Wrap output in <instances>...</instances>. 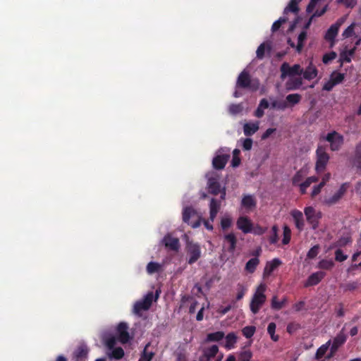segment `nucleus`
Returning a JSON list of instances; mask_svg holds the SVG:
<instances>
[{"label":"nucleus","mask_w":361,"mask_h":361,"mask_svg":"<svg viewBox=\"0 0 361 361\" xmlns=\"http://www.w3.org/2000/svg\"><path fill=\"white\" fill-rule=\"evenodd\" d=\"M331 343V341L329 340L326 343L321 345L315 353V359L319 360L326 354L327 350L329 349L330 345Z\"/></svg>","instance_id":"34"},{"label":"nucleus","mask_w":361,"mask_h":361,"mask_svg":"<svg viewBox=\"0 0 361 361\" xmlns=\"http://www.w3.org/2000/svg\"><path fill=\"white\" fill-rule=\"evenodd\" d=\"M326 140L330 142L332 151L338 150L343 143V137L336 131L327 134Z\"/></svg>","instance_id":"9"},{"label":"nucleus","mask_w":361,"mask_h":361,"mask_svg":"<svg viewBox=\"0 0 361 361\" xmlns=\"http://www.w3.org/2000/svg\"><path fill=\"white\" fill-rule=\"evenodd\" d=\"M302 78L300 77H290L286 82V89L287 90H298L302 85Z\"/></svg>","instance_id":"23"},{"label":"nucleus","mask_w":361,"mask_h":361,"mask_svg":"<svg viewBox=\"0 0 361 361\" xmlns=\"http://www.w3.org/2000/svg\"><path fill=\"white\" fill-rule=\"evenodd\" d=\"M154 299L153 292H149L142 300L145 304H147L149 307L152 304V301Z\"/></svg>","instance_id":"64"},{"label":"nucleus","mask_w":361,"mask_h":361,"mask_svg":"<svg viewBox=\"0 0 361 361\" xmlns=\"http://www.w3.org/2000/svg\"><path fill=\"white\" fill-rule=\"evenodd\" d=\"M252 353L249 350L241 351L238 355V361H250Z\"/></svg>","instance_id":"46"},{"label":"nucleus","mask_w":361,"mask_h":361,"mask_svg":"<svg viewBox=\"0 0 361 361\" xmlns=\"http://www.w3.org/2000/svg\"><path fill=\"white\" fill-rule=\"evenodd\" d=\"M286 301L287 300L286 298H284L281 301H278L277 297L274 296L271 299V308L274 310H279L283 307Z\"/></svg>","instance_id":"45"},{"label":"nucleus","mask_w":361,"mask_h":361,"mask_svg":"<svg viewBox=\"0 0 361 361\" xmlns=\"http://www.w3.org/2000/svg\"><path fill=\"white\" fill-rule=\"evenodd\" d=\"M346 340L347 335L345 334L343 327L333 339L330 348L331 354H334L338 350V349L345 343Z\"/></svg>","instance_id":"12"},{"label":"nucleus","mask_w":361,"mask_h":361,"mask_svg":"<svg viewBox=\"0 0 361 361\" xmlns=\"http://www.w3.org/2000/svg\"><path fill=\"white\" fill-rule=\"evenodd\" d=\"M239 142L240 143V146L242 147L243 149L245 151H250L252 147L253 141L250 137L241 138L239 140Z\"/></svg>","instance_id":"42"},{"label":"nucleus","mask_w":361,"mask_h":361,"mask_svg":"<svg viewBox=\"0 0 361 361\" xmlns=\"http://www.w3.org/2000/svg\"><path fill=\"white\" fill-rule=\"evenodd\" d=\"M345 75L343 73L334 72L331 75L330 78L334 81V84L338 85L343 82Z\"/></svg>","instance_id":"53"},{"label":"nucleus","mask_w":361,"mask_h":361,"mask_svg":"<svg viewBox=\"0 0 361 361\" xmlns=\"http://www.w3.org/2000/svg\"><path fill=\"white\" fill-rule=\"evenodd\" d=\"M105 344L108 348L114 349L115 345L116 344V338L114 336H111L108 338L105 341Z\"/></svg>","instance_id":"63"},{"label":"nucleus","mask_w":361,"mask_h":361,"mask_svg":"<svg viewBox=\"0 0 361 361\" xmlns=\"http://www.w3.org/2000/svg\"><path fill=\"white\" fill-rule=\"evenodd\" d=\"M161 269V264L158 262H150L147 265V271L149 274H152L159 271Z\"/></svg>","instance_id":"40"},{"label":"nucleus","mask_w":361,"mask_h":361,"mask_svg":"<svg viewBox=\"0 0 361 361\" xmlns=\"http://www.w3.org/2000/svg\"><path fill=\"white\" fill-rule=\"evenodd\" d=\"M237 294L236 300H239L242 299L245 293L246 288L242 284H238L237 286Z\"/></svg>","instance_id":"60"},{"label":"nucleus","mask_w":361,"mask_h":361,"mask_svg":"<svg viewBox=\"0 0 361 361\" xmlns=\"http://www.w3.org/2000/svg\"><path fill=\"white\" fill-rule=\"evenodd\" d=\"M111 357L116 360H120L124 356V350L121 347L112 349Z\"/></svg>","instance_id":"55"},{"label":"nucleus","mask_w":361,"mask_h":361,"mask_svg":"<svg viewBox=\"0 0 361 361\" xmlns=\"http://www.w3.org/2000/svg\"><path fill=\"white\" fill-rule=\"evenodd\" d=\"M210 219L212 220H213L217 213H218V211H219V202L214 198H212L211 200V202H210Z\"/></svg>","instance_id":"38"},{"label":"nucleus","mask_w":361,"mask_h":361,"mask_svg":"<svg viewBox=\"0 0 361 361\" xmlns=\"http://www.w3.org/2000/svg\"><path fill=\"white\" fill-rule=\"evenodd\" d=\"M267 48L270 50V47L269 44H266V43H262L257 48L256 51L257 58L258 59H262L264 57L265 51Z\"/></svg>","instance_id":"43"},{"label":"nucleus","mask_w":361,"mask_h":361,"mask_svg":"<svg viewBox=\"0 0 361 361\" xmlns=\"http://www.w3.org/2000/svg\"><path fill=\"white\" fill-rule=\"evenodd\" d=\"M281 264V261L278 258L267 262L264 269V276H269Z\"/></svg>","instance_id":"22"},{"label":"nucleus","mask_w":361,"mask_h":361,"mask_svg":"<svg viewBox=\"0 0 361 361\" xmlns=\"http://www.w3.org/2000/svg\"><path fill=\"white\" fill-rule=\"evenodd\" d=\"M343 23V20L340 19L334 24L331 25L325 34V39L330 42V47L335 44V38L338 35L339 27Z\"/></svg>","instance_id":"11"},{"label":"nucleus","mask_w":361,"mask_h":361,"mask_svg":"<svg viewBox=\"0 0 361 361\" xmlns=\"http://www.w3.org/2000/svg\"><path fill=\"white\" fill-rule=\"evenodd\" d=\"M334 267L332 259H322L318 263V268L326 270H331Z\"/></svg>","instance_id":"39"},{"label":"nucleus","mask_w":361,"mask_h":361,"mask_svg":"<svg viewBox=\"0 0 361 361\" xmlns=\"http://www.w3.org/2000/svg\"><path fill=\"white\" fill-rule=\"evenodd\" d=\"M348 186L349 184L348 183H343L336 192L325 200L326 203L329 205L336 204L346 192Z\"/></svg>","instance_id":"14"},{"label":"nucleus","mask_w":361,"mask_h":361,"mask_svg":"<svg viewBox=\"0 0 361 361\" xmlns=\"http://www.w3.org/2000/svg\"><path fill=\"white\" fill-rule=\"evenodd\" d=\"M255 330H256L255 326H247L243 329L242 332H243V336L245 338H250L254 335Z\"/></svg>","instance_id":"52"},{"label":"nucleus","mask_w":361,"mask_h":361,"mask_svg":"<svg viewBox=\"0 0 361 361\" xmlns=\"http://www.w3.org/2000/svg\"><path fill=\"white\" fill-rule=\"evenodd\" d=\"M266 289L267 286L263 283H260L252 297L250 308L251 312L255 314L259 311L260 308L266 302L267 297L264 294Z\"/></svg>","instance_id":"1"},{"label":"nucleus","mask_w":361,"mask_h":361,"mask_svg":"<svg viewBox=\"0 0 361 361\" xmlns=\"http://www.w3.org/2000/svg\"><path fill=\"white\" fill-rule=\"evenodd\" d=\"M240 150L239 149H235L232 153V159L231 161V166L236 168L240 166L241 159L240 157Z\"/></svg>","instance_id":"33"},{"label":"nucleus","mask_w":361,"mask_h":361,"mask_svg":"<svg viewBox=\"0 0 361 361\" xmlns=\"http://www.w3.org/2000/svg\"><path fill=\"white\" fill-rule=\"evenodd\" d=\"M336 56L337 54L334 51L326 53L322 57V62L324 64H328L329 62L335 59Z\"/></svg>","instance_id":"56"},{"label":"nucleus","mask_w":361,"mask_h":361,"mask_svg":"<svg viewBox=\"0 0 361 361\" xmlns=\"http://www.w3.org/2000/svg\"><path fill=\"white\" fill-rule=\"evenodd\" d=\"M215 169H223L226 166V154H217L212 161Z\"/></svg>","instance_id":"27"},{"label":"nucleus","mask_w":361,"mask_h":361,"mask_svg":"<svg viewBox=\"0 0 361 361\" xmlns=\"http://www.w3.org/2000/svg\"><path fill=\"white\" fill-rule=\"evenodd\" d=\"M329 159L330 157L326 152V149L322 146H318L316 150L315 163V170L317 173H321L325 170Z\"/></svg>","instance_id":"4"},{"label":"nucleus","mask_w":361,"mask_h":361,"mask_svg":"<svg viewBox=\"0 0 361 361\" xmlns=\"http://www.w3.org/2000/svg\"><path fill=\"white\" fill-rule=\"evenodd\" d=\"M276 328V324L274 322L269 323L267 327L268 334L274 341H277L279 340V336L275 334Z\"/></svg>","instance_id":"49"},{"label":"nucleus","mask_w":361,"mask_h":361,"mask_svg":"<svg viewBox=\"0 0 361 361\" xmlns=\"http://www.w3.org/2000/svg\"><path fill=\"white\" fill-rule=\"evenodd\" d=\"M128 325L124 322H121L117 327L118 339L122 343H126L129 341L130 336L128 331Z\"/></svg>","instance_id":"17"},{"label":"nucleus","mask_w":361,"mask_h":361,"mask_svg":"<svg viewBox=\"0 0 361 361\" xmlns=\"http://www.w3.org/2000/svg\"><path fill=\"white\" fill-rule=\"evenodd\" d=\"M356 51V47H353L350 49H345L340 53L339 61L341 66L343 65V62L350 63L351 61V57L354 55Z\"/></svg>","instance_id":"24"},{"label":"nucleus","mask_w":361,"mask_h":361,"mask_svg":"<svg viewBox=\"0 0 361 361\" xmlns=\"http://www.w3.org/2000/svg\"><path fill=\"white\" fill-rule=\"evenodd\" d=\"M162 243L166 248L172 251H178L180 247L178 238L172 237L170 234H166L164 237Z\"/></svg>","instance_id":"15"},{"label":"nucleus","mask_w":361,"mask_h":361,"mask_svg":"<svg viewBox=\"0 0 361 361\" xmlns=\"http://www.w3.org/2000/svg\"><path fill=\"white\" fill-rule=\"evenodd\" d=\"M307 37V32L306 31H302L298 37V44L296 47V50L298 52H300L302 47H303V42L305 40Z\"/></svg>","instance_id":"47"},{"label":"nucleus","mask_w":361,"mask_h":361,"mask_svg":"<svg viewBox=\"0 0 361 361\" xmlns=\"http://www.w3.org/2000/svg\"><path fill=\"white\" fill-rule=\"evenodd\" d=\"M259 264V259L257 257L250 259L245 264V270L248 273H253L258 264Z\"/></svg>","instance_id":"30"},{"label":"nucleus","mask_w":361,"mask_h":361,"mask_svg":"<svg viewBox=\"0 0 361 361\" xmlns=\"http://www.w3.org/2000/svg\"><path fill=\"white\" fill-rule=\"evenodd\" d=\"M271 232L272 234L269 237V243L271 244H276L278 242L279 237H278V226L276 225H274L271 228Z\"/></svg>","instance_id":"57"},{"label":"nucleus","mask_w":361,"mask_h":361,"mask_svg":"<svg viewBox=\"0 0 361 361\" xmlns=\"http://www.w3.org/2000/svg\"><path fill=\"white\" fill-rule=\"evenodd\" d=\"M302 0H290L283 10V15H286L288 12L297 14L299 11L298 4Z\"/></svg>","instance_id":"28"},{"label":"nucleus","mask_w":361,"mask_h":361,"mask_svg":"<svg viewBox=\"0 0 361 361\" xmlns=\"http://www.w3.org/2000/svg\"><path fill=\"white\" fill-rule=\"evenodd\" d=\"M283 239H282V243L283 245H287L289 243L290 240V236H291V231L290 229V228L285 225L283 228Z\"/></svg>","instance_id":"48"},{"label":"nucleus","mask_w":361,"mask_h":361,"mask_svg":"<svg viewBox=\"0 0 361 361\" xmlns=\"http://www.w3.org/2000/svg\"><path fill=\"white\" fill-rule=\"evenodd\" d=\"M325 276V273L323 271H317L312 274L305 283V287L312 286L317 285Z\"/></svg>","instance_id":"21"},{"label":"nucleus","mask_w":361,"mask_h":361,"mask_svg":"<svg viewBox=\"0 0 361 361\" xmlns=\"http://www.w3.org/2000/svg\"><path fill=\"white\" fill-rule=\"evenodd\" d=\"M219 348L216 345H213L208 348H205L203 351V354L200 357V361H221L223 355L216 358V355L218 353Z\"/></svg>","instance_id":"10"},{"label":"nucleus","mask_w":361,"mask_h":361,"mask_svg":"<svg viewBox=\"0 0 361 361\" xmlns=\"http://www.w3.org/2000/svg\"><path fill=\"white\" fill-rule=\"evenodd\" d=\"M306 174L307 171L303 169L297 171L292 178L293 185L300 186V184L302 183V180H303Z\"/></svg>","instance_id":"31"},{"label":"nucleus","mask_w":361,"mask_h":361,"mask_svg":"<svg viewBox=\"0 0 361 361\" xmlns=\"http://www.w3.org/2000/svg\"><path fill=\"white\" fill-rule=\"evenodd\" d=\"M288 18L287 17H285V16H283V17H281L279 18L277 20H276L272 26H271V30L272 32H276L277 31L281 25L285 23H286L288 21Z\"/></svg>","instance_id":"54"},{"label":"nucleus","mask_w":361,"mask_h":361,"mask_svg":"<svg viewBox=\"0 0 361 361\" xmlns=\"http://www.w3.org/2000/svg\"><path fill=\"white\" fill-rule=\"evenodd\" d=\"M343 287L345 291L354 290L358 287V283L356 281L349 282L343 285Z\"/></svg>","instance_id":"62"},{"label":"nucleus","mask_w":361,"mask_h":361,"mask_svg":"<svg viewBox=\"0 0 361 361\" xmlns=\"http://www.w3.org/2000/svg\"><path fill=\"white\" fill-rule=\"evenodd\" d=\"M237 84L240 87L249 88L252 90H257L259 87L258 80H252L247 71H243L240 73L238 78Z\"/></svg>","instance_id":"5"},{"label":"nucleus","mask_w":361,"mask_h":361,"mask_svg":"<svg viewBox=\"0 0 361 361\" xmlns=\"http://www.w3.org/2000/svg\"><path fill=\"white\" fill-rule=\"evenodd\" d=\"M271 99V108L276 109L278 110H285L288 107V105L286 102L285 101H279L275 99Z\"/></svg>","instance_id":"36"},{"label":"nucleus","mask_w":361,"mask_h":361,"mask_svg":"<svg viewBox=\"0 0 361 361\" xmlns=\"http://www.w3.org/2000/svg\"><path fill=\"white\" fill-rule=\"evenodd\" d=\"M237 341V337L234 333H229L227 334V350L231 349L234 347V344Z\"/></svg>","instance_id":"51"},{"label":"nucleus","mask_w":361,"mask_h":361,"mask_svg":"<svg viewBox=\"0 0 361 361\" xmlns=\"http://www.w3.org/2000/svg\"><path fill=\"white\" fill-rule=\"evenodd\" d=\"M353 162L357 169L361 170V141L355 147Z\"/></svg>","instance_id":"29"},{"label":"nucleus","mask_w":361,"mask_h":361,"mask_svg":"<svg viewBox=\"0 0 361 361\" xmlns=\"http://www.w3.org/2000/svg\"><path fill=\"white\" fill-rule=\"evenodd\" d=\"M237 228L242 231L244 233L252 232V224L251 221L246 216H240L236 222Z\"/></svg>","instance_id":"16"},{"label":"nucleus","mask_w":361,"mask_h":361,"mask_svg":"<svg viewBox=\"0 0 361 361\" xmlns=\"http://www.w3.org/2000/svg\"><path fill=\"white\" fill-rule=\"evenodd\" d=\"M187 254L189 256L188 263L192 264L196 262L201 257L200 247L197 243L188 242L186 245Z\"/></svg>","instance_id":"8"},{"label":"nucleus","mask_w":361,"mask_h":361,"mask_svg":"<svg viewBox=\"0 0 361 361\" xmlns=\"http://www.w3.org/2000/svg\"><path fill=\"white\" fill-rule=\"evenodd\" d=\"M236 237L233 233L227 234V244L229 245V252H233L236 245Z\"/></svg>","instance_id":"41"},{"label":"nucleus","mask_w":361,"mask_h":361,"mask_svg":"<svg viewBox=\"0 0 361 361\" xmlns=\"http://www.w3.org/2000/svg\"><path fill=\"white\" fill-rule=\"evenodd\" d=\"M319 246L318 245L313 246L307 252V257L314 259L319 253Z\"/></svg>","instance_id":"61"},{"label":"nucleus","mask_w":361,"mask_h":361,"mask_svg":"<svg viewBox=\"0 0 361 361\" xmlns=\"http://www.w3.org/2000/svg\"><path fill=\"white\" fill-rule=\"evenodd\" d=\"M89 348L85 344L79 345L73 353V361H86L88 357Z\"/></svg>","instance_id":"13"},{"label":"nucleus","mask_w":361,"mask_h":361,"mask_svg":"<svg viewBox=\"0 0 361 361\" xmlns=\"http://www.w3.org/2000/svg\"><path fill=\"white\" fill-rule=\"evenodd\" d=\"M149 309V307L145 303L143 300L137 301L134 305L133 311L134 313L140 315V312L143 310H147Z\"/></svg>","instance_id":"37"},{"label":"nucleus","mask_w":361,"mask_h":361,"mask_svg":"<svg viewBox=\"0 0 361 361\" xmlns=\"http://www.w3.org/2000/svg\"><path fill=\"white\" fill-rule=\"evenodd\" d=\"M348 255H345L341 249H338L335 252V259L337 262H342L347 259Z\"/></svg>","instance_id":"59"},{"label":"nucleus","mask_w":361,"mask_h":361,"mask_svg":"<svg viewBox=\"0 0 361 361\" xmlns=\"http://www.w3.org/2000/svg\"><path fill=\"white\" fill-rule=\"evenodd\" d=\"M318 181V178L317 176H310L308 177L304 182L300 184V190L302 194H305L306 192L307 188L312 183Z\"/></svg>","instance_id":"32"},{"label":"nucleus","mask_w":361,"mask_h":361,"mask_svg":"<svg viewBox=\"0 0 361 361\" xmlns=\"http://www.w3.org/2000/svg\"><path fill=\"white\" fill-rule=\"evenodd\" d=\"M291 216L293 219L295 227L300 231H302L305 226L303 214L302 212L298 209H293L290 212Z\"/></svg>","instance_id":"19"},{"label":"nucleus","mask_w":361,"mask_h":361,"mask_svg":"<svg viewBox=\"0 0 361 361\" xmlns=\"http://www.w3.org/2000/svg\"><path fill=\"white\" fill-rule=\"evenodd\" d=\"M302 75L305 79L310 80L317 77V70L315 66L310 64L304 71H302Z\"/></svg>","instance_id":"26"},{"label":"nucleus","mask_w":361,"mask_h":361,"mask_svg":"<svg viewBox=\"0 0 361 361\" xmlns=\"http://www.w3.org/2000/svg\"><path fill=\"white\" fill-rule=\"evenodd\" d=\"M257 201L254 195H245L241 200V206L247 211H251L255 208Z\"/></svg>","instance_id":"20"},{"label":"nucleus","mask_w":361,"mask_h":361,"mask_svg":"<svg viewBox=\"0 0 361 361\" xmlns=\"http://www.w3.org/2000/svg\"><path fill=\"white\" fill-rule=\"evenodd\" d=\"M269 104L268 100L265 98L262 99L257 109L254 112V116L259 118H262L264 114V110L269 108Z\"/></svg>","instance_id":"25"},{"label":"nucleus","mask_w":361,"mask_h":361,"mask_svg":"<svg viewBox=\"0 0 361 361\" xmlns=\"http://www.w3.org/2000/svg\"><path fill=\"white\" fill-rule=\"evenodd\" d=\"M206 177L208 179L207 185L209 192L213 195H217L221 192V197L226 195V188L223 187L221 190V185L219 180L221 176L216 171H211L206 174Z\"/></svg>","instance_id":"2"},{"label":"nucleus","mask_w":361,"mask_h":361,"mask_svg":"<svg viewBox=\"0 0 361 361\" xmlns=\"http://www.w3.org/2000/svg\"><path fill=\"white\" fill-rule=\"evenodd\" d=\"M355 23L350 25L342 33V36L344 38H348L352 37L355 34Z\"/></svg>","instance_id":"58"},{"label":"nucleus","mask_w":361,"mask_h":361,"mask_svg":"<svg viewBox=\"0 0 361 361\" xmlns=\"http://www.w3.org/2000/svg\"><path fill=\"white\" fill-rule=\"evenodd\" d=\"M183 221L192 228H198L201 224V218L192 207H187L183 212Z\"/></svg>","instance_id":"3"},{"label":"nucleus","mask_w":361,"mask_h":361,"mask_svg":"<svg viewBox=\"0 0 361 361\" xmlns=\"http://www.w3.org/2000/svg\"><path fill=\"white\" fill-rule=\"evenodd\" d=\"M243 109L244 107L242 104H231L229 106V111L233 115H238L243 112Z\"/></svg>","instance_id":"50"},{"label":"nucleus","mask_w":361,"mask_h":361,"mask_svg":"<svg viewBox=\"0 0 361 361\" xmlns=\"http://www.w3.org/2000/svg\"><path fill=\"white\" fill-rule=\"evenodd\" d=\"M301 95L298 94V93H295V94H290L286 96V102L289 106H293L297 104H298L300 100H301Z\"/></svg>","instance_id":"35"},{"label":"nucleus","mask_w":361,"mask_h":361,"mask_svg":"<svg viewBox=\"0 0 361 361\" xmlns=\"http://www.w3.org/2000/svg\"><path fill=\"white\" fill-rule=\"evenodd\" d=\"M304 213L308 224L311 225L313 230H316L319 227V220L322 217V212H317L312 207H306L304 209Z\"/></svg>","instance_id":"6"},{"label":"nucleus","mask_w":361,"mask_h":361,"mask_svg":"<svg viewBox=\"0 0 361 361\" xmlns=\"http://www.w3.org/2000/svg\"><path fill=\"white\" fill-rule=\"evenodd\" d=\"M243 133L245 136H252L259 129V121H250L243 125Z\"/></svg>","instance_id":"18"},{"label":"nucleus","mask_w":361,"mask_h":361,"mask_svg":"<svg viewBox=\"0 0 361 361\" xmlns=\"http://www.w3.org/2000/svg\"><path fill=\"white\" fill-rule=\"evenodd\" d=\"M224 334L222 331H216L207 334V341L209 342L219 341L224 338Z\"/></svg>","instance_id":"44"},{"label":"nucleus","mask_w":361,"mask_h":361,"mask_svg":"<svg viewBox=\"0 0 361 361\" xmlns=\"http://www.w3.org/2000/svg\"><path fill=\"white\" fill-rule=\"evenodd\" d=\"M281 70V78L282 80L285 79L287 76L295 77V75H301L302 69L300 68V66L298 64H295L293 66H290L288 63H283L280 68Z\"/></svg>","instance_id":"7"}]
</instances>
